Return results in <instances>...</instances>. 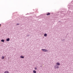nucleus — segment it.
I'll list each match as a JSON object with an SVG mask.
<instances>
[{
    "mask_svg": "<svg viewBox=\"0 0 73 73\" xmlns=\"http://www.w3.org/2000/svg\"><path fill=\"white\" fill-rule=\"evenodd\" d=\"M42 50L44 51V52H48V50H46L45 49H42Z\"/></svg>",
    "mask_w": 73,
    "mask_h": 73,
    "instance_id": "nucleus-1",
    "label": "nucleus"
},
{
    "mask_svg": "<svg viewBox=\"0 0 73 73\" xmlns=\"http://www.w3.org/2000/svg\"><path fill=\"white\" fill-rule=\"evenodd\" d=\"M9 38H8L6 39V40L7 41H9Z\"/></svg>",
    "mask_w": 73,
    "mask_h": 73,
    "instance_id": "nucleus-5",
    "label": "nucleus"
},
{
    "mask_svg": "<svg viewBox=\"0 0 73 73\" xmlns=\"http://www.w3.org/2000/svg\"><path fill=\"white\" fill-rule=\"evenodd\" d=\"M59 68L58 66L57 68L55 67V69H56V68Z\"/></svg>",
    "mask_w": 73,
    "mask_h": 73,
    "instance_id": "nucleus-11",
    "label": "nucleus"
},
{
    "mask_svg": "<svg viewBox=\"0 0 73 73\" xmlns=\"http://www.w3.org/2000/svg\"><path fill=\"white\" fill-rule=\"evenodd\" d=\"M1 41H2V42H4V40L2 39L1 40Z\"/></svg>",
    "mask_w": 73,
    "mask_h": 73,
    "instance_id": "nucleus-9",
    "label": "nucleus"
},
{
    "mask_svg": "<svg viewBox=\"0 0 73 73\" xmlns=\"http://www.w3.org/2000/svg\"><path fill=\"white\" fill-rule=\"evenodd\" d=\"M50 13H47L46 15H47V16H48V15H50Z\"/></svg>",
    "mask_w": 73,
    "mask_h": 73,
    "instance_id": "nucleus-2",
    "label": "nucleus"
},
{
    "mask_svg": "<svg viewBox=\"0 0 73 73\" xmlns=\"http://www.w3.org/2000/svg\"><path fill=\"white\" fill-rule=\"evenodd\" d=\"M4 73H9V72L7 71H5Z\"/></svg>",
    "mask_w": 73,
    "mask_h": 73,
    "instance_id": "nucleus-4",
    "label": "nucleus"
},
{
    "mask_svg": "<svg viewBox=\"0 0 73 73\" xmlns=\"http://www.w3.org/2000/svg\"><path fill=\"white\" fill-rule=\"evenodd\" d=\"M35 70L37 69V68L35 67Z\"/></svg>",
    "mask_w": 73,
    "mask_h": 73,
    "instance_id": "nucleus-12",
    "label": "nucleus"
},
{
    "mask_svg": "<svg viewBox=\"0 0 73 73\" xmlns=\"http://www.w3.org/2000/svg\"><path fill=\"white\" fill-rule=\"evenodd\" d=\"M33 72L34 73H36V71L35 70L33 71Z\"/></svg>",
    "mask_w": 73,
    "mask_h": 73,
    "instance_id": "nucleus-8",
    "label": "nucleus"
},
{
    "mask_svg": "<svg viewBox=\"0 0 73 73\" xmlns=\"http://www.w3.org/2000/svg\"><path fill=\"white\" fill-rule=\"evenodd\" d=\"M20 58H24V57L23 56H21Z\"/></svg>",
    "mask_w": 73,
    "mask_h": 73,
    "instance_id": "nucleus-6",
    "label": "nucleus"
},
{
    "mask_svg": "<svg viewBox=\"0 0 73 73\" xmlns=\"http://www.w3.org/2000/svg\"><path fill=\"white\" fill-rule=\"evenodd\" d=\"M4 57L3 56H2V59H4Z\"/></svg>",
    "mask_w": 73,
    "mask_h": 73,
    "instance_id": "nucleus-10",
    "label": "nucleus"
},
{
    "mask_svg": "<svg viewBox=\"0 0 73 73\" xmlns=\"http://www.w3.org/2000/svg\"><path fill=\"white\" fill-rule=\"evenodd\" d=\"M19 24H17V25H19Z\"/></svg>",
    "mask_w": 73,
    "mask_h": 73,
    "instance_id": "nucleus-13",
    "label": "nucleus"
},
{
    "mask_svg": "<svg viewBox=\"0 0 73 73\" xmlns=\"http://www.w3.org/2000/svg\"><path fill=\"white\" fill-rule=\"evenodd\" d=\"M44 36H45V37L47 36V34H44Z\"/></svg>",
    "mask_w": 73,
    "mask_h": 73,
    "instance_id": "nucleus-7",
    "label": "nucleus"
},
{
    "mask_svg": "<svg viewBox=\"0 0 73 73\" xmlns=\"http://www.w3.org/2000/svg\"><path fill=\"white\" fill-rule=\"evenodd\" d=\"M56 64L57 65H60V64L59 62H57L56 63Z\"/></svg>",
    "mask_w": 73,
    "mask_h": 73,
    "instance_id": "nucleus-3",
    "label": "nucleus"
}]
</instances>
